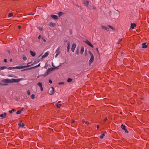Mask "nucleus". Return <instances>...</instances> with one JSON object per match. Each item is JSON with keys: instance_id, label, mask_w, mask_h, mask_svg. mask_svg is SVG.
I'll return each mask as SVG.
<instances>
[{"instance_id": "nucleus-32", "label": "nucleus", "mask_w": 149, "mask_h": 149, "mask_svg": "<svg viewBox=\"0 0 149 149\" xmlns=\"http://www.w3.org/2000/svg\"><path fill=\"white\" fill-rule=\"evenodd\" d=\"M31 98L32 99H34L35 98V95L34 94H32L31 96Z\"/></svg>"}, {"instance_id": "nucleus-33", "label": "nucleus", "mask_w": 149, "mask_h": 149, "mask_svg": "<svg viewBox=\"0 0 149 149\" xmlns=\"http://www.w3.org/2000/svg\"><path fill=\"white\" fill-rule=\"evenodd\" d=\"M23 59L24 60V61H26L27 60V58L26 57H25V56H23Z\"/></svg>"}, {"instance_id": "nucleus-9", "label": "nucleus", "mask_w": 149, "mask_h": 149, "mask_svg": "<svg viewBox=\"0 0 149 149\" xmlns=\"http://www.w3.org/2000/svg\"><path fill=\"white\" fill-rule=\"evenodd\" d=\"M53 70L52 68H50L49 69H48L46 71L45 73V74L44 75V76H46L48 74L49 72L51 71L52 70Z\"/></svg>"}, {"instance_id": "nucleus-47", "label": "nucleus", "mask_w": 149, "mask_h": 149, "mask_svg": "<svg viewBox=\"0 0 149 149\" xmlns=\"http://www.w3.org/2000/svg\"><path fill=\"white\" fill-rule=\"evenodd\" d=\"M39 29L40 30H42V27H40L39 28Z\"/></svg>"}, {"instance_id": "nucleus-21", "label": "nucleus", "mask_w": 149, "mask_h": 149, "mask_svg": "<svg viewBox=\"0 0 149 149\" xmlns=\"http://www.w3.org/2000/svg\"><path fill=\"white\" fill-rule=\"evenodd\" d=\"M68 46L67 48V51L68 52L69 51L70 48V43L69 42H68L67 44Z\"/></svg>"}, {"instance_id": "nucleus-57", "label": "nucleus", "mask_w": 149, "mask_h": 149, "mask_svg": "<svg viewBox=\"0 0 149 149\" xmlns=\"http://www.w3.org/2000/svg\"><path fill=\"white\" fill-rule=\"evenodd\" d=\"M125 132L126 133H128V131H125Z\"/></svg>"}, {"instance_id": "nucleus-8", "label": "nucleus", "mask_w": 149, "mask_h": 149, "mask_svg": "<svg viewBox=\"0 0 149 149\" xmlns=\"http://www.w3.org/2000/svg\"><path fill=\"white\" fill-rule=\"evenodd\" d=\"M60 48L59 47H58L56 50V56H55V57H57V56L58 55V54H59V52H60V51H59V50H60Z\"/></svg>"}, {"instance_id": "nucleus-41", "label": "nucleus", "mask_w": 149, "mask_h": 149, "mask_svg": "<svg viewBox=\"0 0 149 149\" xmlns=\"http://www.w3.org/2000/svg\"><path fill=\"white\" fill-rule=\"evenodd\" d=\"M76 53L77 54H79V51L78 49H77L76 51Z\"/></svg>"}, {"instance_id": "nucleus-14", "label": "nucleus", "mask_w": 149, "mask_h": 149, "mask_svg": "<svg viewBox=\"0 0 149 149\" xmlns=\"http://www.w3.org/2000/svg\"><path fill=\"white\" fill-rule=\"evenodd\" d=\"M51 17L55 19H58V16L56 15H52Z\"/></svg>"}, {"instance_id": "nucleus-2", "label": "nucleus", "mask_w": 149, "mask_h": 149, "mask_svg": "<svg viewBox=\"0 0 149 149\" xmlns=\"http://www.w3.org/2000/svg\"><path fill=\"white\" fill-rule=\"evenodd\" d=\"M22 79H11V83L15 82H18L20 81Z\"/></svg>"}, {"instance_id": "nucleus-30", "label": "nucleus", "mask_w": 149, "mask_h": 149, "mask_svg": "<svg viewBox=\"0 0 149 149\" xmlns=\"http://www.w3.org/2000/svg\"><path fill=\"white\" fill-rule=\"evenodd\" d=\"M108 26L111 29H112V30H114L115 29L114 28H113V27H112V26H110V25H108Z\"/></svg>"}, {"instance_id": "nucleus-50", "label": "nucleus", "mask_w": 149, "mask_h": 149, "mask_svg": "<svg viewBox=\"0 0 149 149\" xmlns=\"http://www.w3.org/2000/svg\"><path fill=\"white\" fill-rule=\"evenodd\" d=\"M9 112L10 113H13V111L12 110L9 111Z\"/></svg>"}, {"instance_id": "nucleus-46", "label": "nucleus", "mask_w": 149, "mask_h": 149, "mask_svg": "<svg viewBox=\"0 0 149 149\" xmlns=\"http://www.w3.org/2000/svg\"><path fill=\"white\" fill-rule=\"evenodd\" d=\"M49 82L50 83V84H52V81L51 80H49Z\"/></svg>"}, {"instance_id": "nucleus-40", "label": "nucleus", "mask_w": 149, "mask_h": 149, "mask_svg": "<svg viewBox=\"0 0 149 149\" xmlns=\"http://www.w3.org/2000/svg\"><path fill=\"white\" fill-rule=\"evenodd\" d=\"M42 39L43 41L44 42H46V40H45V39H44V38L43 37H42Z\"/></svg>"}, {"instance_id": "nucleus-1", "label": "nucleus", "mask_w": 149, "mask_h": 149, "mask_svg": "<svg viewBox=\"0 0 149 149\" xmlns=\"http://www.w3.org/2000/svg\"><path fill=\"white\" fill-rule=\"evenodd\" d=\"M89 54H90L91 56V58L90 60L89 61V63L91 64L93 61L94 60V57L93 54L92 53L91 51H89Z\"/></svg>"}, {"instance_id": "nucleus-56", "label": "nucleus", "mask_w": 149, "mask_h": 149, "mask_svg": "<svg viewBox=\"0 0 149 149\" xmlns=\"http://www.w3.org/2000/svg\"><path fill=\"white\" fill-rule=\"evenodd\" d=\"M12 59H10V62H12Z\"/></svg>"}, {"instance_id": "nucleus-13", "label": "nucleus", "mask_w": 149, "mask_h": 149, "mask_svg": "<svg viewBox=\"0 0 149 149\" xmlns=\"http://www.w3.org/2000/svg\"><path fill=\"white\" fill-rule=\"evenodd\" d=\"M89 1H84V4L86 7H88V5L89 3Z\"/></svg>"}, {"instance_id": "nucleus-58", "label": "nucleus", "mask_w": 149, "mask_h": 149, "mask_svg": "<svg viewBox=\"0 0 149 149\" xmlns=\"http://www.w3.org/2000/svg\"><path fill=\"white\" fill-rule=\"evenodd\" d=\"M8 53H10V51H8Z\"/></svg>"}, {"instance_id": "nucleus-16", "label": "nucleus", "mask_w": 149, "mask_h": 149, "mask_svg": "<svg viewBox=\"0 0 149 149\" xmlns=\"http://www.w3.org/2000/svg\"><path fill=\"white\" fill-rule=\"evenodd\" d=\"M11 79H5L3 81L5 83H11Z\"/></svg>"}, {"instance_id": "nucleus-44", "label": "nucleus", "mask_w": 149, "mask_h": 149, "mask_svg": "<svg viewBox=\"0 0 149 149\" xmlns=\"http://www.w3.org/2000/svg\"><path fill=\"white\" fill-rule=\"evenodd\" d=\"M84 123L87 125H88L89 124V123L87 121H85Z\"/></svg>"}, {"instance_id": "nucleus-18", "label": "nucleus", "mask_w": 149, "mask_h": 149, "mask_svg": "<svg viewBox=\"0 0 149 149\" xmlns=\"http://www.w3.org/2000/svg\"><path fill=\"white\" fill-rule=\"evenodd\" d=\"M121 127L122 130H127V129L126 128V126L125 125H124L123 124L121 125Z\"/></svg>"}, {"instance_id": "nucleus-5", "label": "nucleus", "mask_w": 149, "mask_h": 149, "mask_svg": "<svg viewBox=\"0 0 149 149\" xmlns=\"http://www.w3.org/2000/svg\"><path fill=\"white\" fill-rule=\"evenodd\" d=\"M40 64L39 63L38 65H37V66H34L33 67H31V68H27V69H24L23 70H22V71H23L26 70H30L32 69L35 68H37L39 66H40Z\"/></svg>"}, {"instance_id": "nucleus-24", "label": "nucleus", "mask_w": 149, "mask_h": 149, "mask_svg": "<svg viewBox=\"0 0 149 149\" xmlns=\"http://www.w3.org/2000/svg\"><path fill=\"white\" fill-rule=\"evenodd\" d=\"M102 27L104 29L107 31H109V29L106 26H102Z\"/></svg>"}, {"instance_id": "nucleus-6", "label": "nucleus", "mask_w": 149, "mask_h": 149, "mask_svg": "<svg viewBox=\"0 0 149 149\" xmlns=\"http://www.w3.org/2000/svg\"><path fill=\"white\" fill-rule=\"evenodd\" d=\"M76 46V44L75 43H74L72 45L71 47V50L72 52H74V50Z\"/></svg>"}, {"instance_id": "nucleus-26", "label": "nucleus", "mask_w": 149, "mask_h": 149, "mask_svg": "<svg viewBox=\"0 0 149 149\" xmlns=\"http://www.w3.org/2000/svg\"><path fill=\"white\" fill-rule=\"evenodd\" d=\"M55 25V24L53 23L52 22H50L49 23V25L50 26H54V25Z\"/></svg>"}, {"instance_id": "nucleus-15", "label": "nucleus", "mask_w": 149, "mask_h": 149, "mask_svg": "<svg viewBox=\"0 0 149 149\" xmlns=\"http://www.w3.org/2000/svg\"><path fill=\"white\" fill-rule=\"evenodd\" d=\"M48 55L49 53H48L47 52H46L45 54L42 56V58H43L47 56Z\"/></svg>"}, {"instance_id": "nucleus-28", "label": "nucleus", "mask_w": 149, "mask_h": 149, "mask_svg": "<svg viewBox=\"0 0 149 149\" xmlns=\"http://www.w3.org/2000/svg\"><path fill=\"white\" fill-rule=\"evenodd\" d=\"M63 14V13L61 12H59L58 13V15L59 16H61Z\"/></svg>"}, {"instance_id": "nucleus-53", "label": "nucleus", "mask_w": 149, "mask_h": 149, "mask_svg": "<svg viewBox=\"0 0 149 149\" xmlns=\"http://www.w3.org/2000/svg\"><path fill=\"white\" fill-rule=\"evenodd\" d=\"M97 129H98L99 128V125H97Z\"/></svg>"}, {"instance_id": "nucleus-31", "label": "nucleus", "mask_w": 149, "mask_h": 149, "mask_svg": "<svg viewBox=\"0 0 149 149\" xmlns=\"http://www.w3.org/2000/svg\"><path fill=\"white\" fill-rule=\"evenodd\" d=\"M22 110H19L17 111V114H19L21 113Z\"/></svg>"}, {"instance_id": "nucleus-20", "label": "nucleus", "mask_w": 149, "mask_h": 149, "mask_svg": "<svg viewBox=\"0 0 149 149\" xmlns=\"http://www.w3.org/2000/svg\"><path fill=\"white\" fill-rule=\"evenodd\" d=\"M31 54L33 57L35 56L36 55V53L35 52L33 51H30Z\"/></svg>"}, {"instance_id": "nucleus-49", "label": "nucleus", "mask_w": 149, "mask_h": 149, "mask_svg": "<svg viewBox=\"0 0 149 149\" xmlns=\"http://www.w3.org/2000/svg\"><path fill=\"white\" fill-rule=\"evenodd\" d=\"M64 84V82H60V83H59V84Z\"/></svg>"}, {"instance_id": "nucleus-12", "label": "nucleus", "mask_w": 149, "mask_h": 149, "mask_svg": "<svg viewBox=\"0 0 149 149\" xmlns=\"http://www.w3.org/2000/svg\"><path fill=\"white\" fill-rule=\"evenodd\" d=\"M7 115V113H4L3 114H1L0 115V116L2 118H3L6 117V116Z\"/></svg>"}, {"instance_id": "nucleus-10", "label": "nucleus", "mask_w": 149, "mask_h": 149, "mask_svg": "<svg viewBox=\"0 0 149 149\" xmlns=\"http://www.w3.org/2000/svg\"><path fill=\"white\" fill-rule=\"evenodd\" d=\"M106 132H101V135L100 136V138L101 139H102L103 138L105 134L106 133Z\"/></svg>"}, {"instance_id": "nucleus-42", "label": "nucleus", "mask_w": 149, "mask_h": 149, "mask_svg": "<svg viewBox=\"0 0 149 149\" xmlns=\"http://www.w3.org/2000/svg\"><path fill=\"white\" fill-rule=\"evenodd\" d=\"M75 121L73 120H72L71 121L72 123H75Z\"/></svg>"}, {"instance_id": "nucleus-38", "label": "nucleus", "mask_w": 149, "mask_h": 149, "mask_svg": "<svg viewBox=\"0 0 149 149\" xmlns=\"http://www.w3.org/2000/svg\"><path fill=\"white\" fill-rule=\"evenodd\" d=\"M17 28L19 29H20L22 27L20 25H18L17 26Z\"/></svg>"}, {"instance_id": "nucleus-54", "label": "nucleus", "mask_w": 149, "mask_h": 149, "mask_svg": "<svg viewBox=\"0 0 149 149\" xmlns=\"http://www.w3.org/2000/svg\"><path fill=\"white\" fill-rule=\"evenodd\" d=\"M85 121L84 120H82V123H83V124H84V123H85Z\"/></svg>"}, {"instance_id": "nucleus-45", "label": "nucleus", "mask_w": 149, "mask_h": 149, "mask_svg": "<svg viewBox=\"0 0 149 149\" xmlns=\"http://www.w3.org/2000/svg\"><path fill=\"white\" fill-rule=\"evenodd\" d=\"M107 120V118H106L104 119V121L106 122Z\"/></svg>"}, {"instance_id": "nucleus-25", "label": "nucleus", "mask_w": 149, "mask_h": 149, "mask_svg": "<svg viewBox=\"0 0 149 149\" xmlns=\"http://www.w3.org/2000/svg\"><path fill=\"white\" fill-rule=\"evenodd\" d=\"M7 67L6 66H1L0 67V70H4L6 69Z\"/></svg>"}, {"instance_id": "nucleus-36", "label": "nucleus", "mask_w": 149, "mask_h": 149, "mask_svg": "<svg viewBox=\"0 0 149 149\" xmlns=\"http://www.w3.org/2000/svg\"><path fill=\"white\" fill-rule=\"evenodd\" d=\"M122 39H120L118 41V42H117V43L118 44H119L120 43V42L122 41Z\"/></svg>"}, {"instance_id": "nucleus-11", "label": "nucleus", "mask_w": 149, "mask_h": 149, "mask_svg": "<svg viewBox=\"0 0 149 149\" xmlns=\"http://www.w3.org/2000/svg\"><path fill=\"white\" fill-rule=\"evenodd\" d=\"M18 125L20 127H23L24 126V124L21 121L18 123Z\"/></svg>"}, {"instance_id": "nucleus-52", "label": "nucleus", "mask_w": 149, "mask_h": 149, "mask_svg": "<svg viewBox=\"0 0 149 149\" xmlns=\"http://www.w3.org/2000/svg\"><path fill=\"white\" fill-rule=\"evenodd\" d=\"M12 111H15V109H13L12 110Z\"/></svg>"}, {"instance_id": "nucleus-27", "label": "nucleus", "mask_w": 149, "mask_h": 149, "mask_svg": "<svg viewBox=\"0 0 149 149\" xmlns=\"http://www.w3.org/2000/svg\"><path fill=\"white\" fill-rule=\"evenodd\" d=\"M72 79L70 78H68V80H67V81L68 82H72Z\"/></svg>"}, {"instance_id": "nucleus-51", "label": "nucleus", "mask_w": 149, "mask_h": 149, "mask_svg": "<svg viewBox=\"0 0 149 149\" xmlns=\"http://www.w3.org/2000/svg\"><path fill=\"white\" fill-rule=\"evenodd\" d=\"M3 61L5 62H7V60L6 59H4Z\"/></svg>"}, {"instance_id": "nucleus-7", "label": "nucleus", "mask_w": 149, "mask_h": 149, "mask_svg": "<svg viewBox=\"0 0 149 149\" xmlns=\"http://www.w3.org/2000/svg\"><path fill=\"white\" fill-rule=\"evenodd\" d=\"M85 42L86 43L89 45V46L91 47L92 48H93V46L92 44L88 40H86Z\"/></svg>"}, {"instance_id": "nucleus-34", "label": "nucleus", "mask_w": 149, "mask_h": 149, "mask_svg": "<svg viewBox=\"0 0 149 149\" xmlns=\"http://www.w3.org/2000/svg\"><path fill=\"white\" fill-rule=\"evenodd\" d=\"M13 68H15V67H14V68L9 67L7 68V69L8 70H11Z\"/></svg>"}, {"instance_id": "nucleus-37", "label": "nucleus", "mask_w": 149, "mask_h": 149, "mask_svg": "<svg viewBox=\"0 0 149 149\" xmlns=\"http://www.w3.org/2000/svg\"><path fill=\"white\" fill-rule=\"evenodd\" d=\"M42 84V83L40 82H38V85L39 86H40Z\"/></svg>"}, {"instance_id": "nucleus-59", "label": "nucleus", "mask_w": 149, "mask_h": 149, "mask_svg": "<svg viewBox=\"0 0 149 149\" xmlns=\"http://www.w3.org/2000/svg\"><path fill=\"white\" fill-rule=\"evenodd\" d=\"M30 63H28L27 64V65L29 64Z\"/></svg>"}, {"instance_id": "nucleus-3", "label": "nucleus", "mask_w": 149, "mask_h": 149, "mask_svg": "<svg viewBox=\"0 0 149 149\" xmlns=\"http://www.w3.org/2000/svg\"><path fill=\"white\" fill-rule=\"evenodd\" d=\"M49 92L50 95H52L54 93V88L53 87H52L49 88Z\"/></svg>"}, {"instance_id": "nucleus-39", "label": "nucleus", "mask_w": 149, "mask_h": 149, "mask_svg": "<svg viewBox=\"0 0 149 149\" xmlns=\"http://www.w3.org/2000/svg\"><path fill=\"white\" fill-rule=\"evenodd\" d=\"M27 94L28 95H29L30 94V92L29 90L27 91Z\"/></svg>"}, {"instance_id": "nucleus-43", "label": "nucleus", "mask_w": 149, "mask_h": 149, "mask_svg": "<svg viewBox=\"0 0 149 149\" xmlns=\"http://www.w3.org/2000/svg\"><path fill=\"white\" fill-rule=\"evenodd\" d=\"M41 38V36L40 35H39L38 38L39 39H40V38Z\"/></svg>"}, {"instance_id": "nucleus-35", "label": "nucleus", "mask_w": 149, "mask_h": 149, "mask_svg": "<svg viewBox=\"0 0 149 149\" xmlns=\"http://www.w3.org/2000/svg\"><path fill=\"white\" fill-rule=\"evenodd\" d=\"M40 88V89H41V91H42L43 90V88H42V85H41L40 86H39Z\"/></svg>"}, {"instance_id": "nucleus-4", "label": "nucleus", "mask_w": 149, "mask_h": 149, "mask_svg": "<svg viewBox=\"0 0 149 149\" xmlns=\"http://www.w3.org/2000/svg\"><path fill=\"white\" fill-rule=\"evenodd\" d=\"M30 65H27L23 66H17L15 67V68L17 69H22L23 68H25L28 67H29Z\"/></svg>"}, {"instance_id": "nucleus-17", "label": "nucleus", "mask_w": 149, "mask_h": 149, "mask_svg": "<svg viewBox=\"0 0 149 149\" xmlns=\"http://www.w3.org/2000/svg\"><path fill=\"white\" fill-rule=\"evenodd\" d=\"M136 26V25L135 23H131V28L133 29L134 28V27Z\"/></svg>"}, {"instance_id": "nucleus-22", "label": "nucleus", "mask_w": 149, "mask_h": 149, "mask_svg": "<svg viewBox=\"0 0 149 149\" xmlns=\"http://www.w3.org/2000/svg\"><path fill=\"white\" fill-rule=\"evenodd\" d=\"M56 106L57 108H60L61 107V104L57 103L56 104Z\"/></svg>"}, {"instance_id": "nucleus-29", "label": "nucleus", "mask_w": 149, "mask_h": 149, "mask_svg": "<svg viewBox=\"0 0 149 149\" xmlns=\"http://www.w3.org/2000/svg\"><path fill=\"white\" fill-rule=\"evenodd\" d=\"M13 15V14L12 13H9L8 15V16L9 17L12 16Z\"/></svg>"}, {"instance_id": "nucleus-55", "label": "nucleus", "mask_w": 149, "mask_h": 149, "mask_svg": "<svg viewBox=\"0 0 149 149\" xmlns=\"http://www.w3.org/2000/svg\"><path fill=\"white\" fill-rule=\"evenodd\" d=\"M96 50H97V52L99 53V52L98 48H96Z\"/></svg>"}, {"instance_id": "nucleus-48", "label": "nucleus", "mask_w": 149, "mask_h": 149, "mask_svg": "<svg viewBox=\"0 0 149 149\" xmlns=\"http://www.w3.org/2000/svg\"><path fill=\"white\" fill-rule=\"evenodd\" d=\"M23 39L22 38H19V40L21 41H22L23 40Z\"/></svg>"}, {"instance_id": "nucleus-19", "label": "nucleus", "mask_w": 149, "mask_h": 149, "mask_svg": "<svg viewBox=\"0 0 149 149\" xmlns=\"http://www.w3.org/2000/svg\"><path fill=\"white\" fill-rule=\"evenodd\" d=\"M147 46L145 42L143 43L142 44V47L143 48H146L147 47Z\"/></svg>"}, {"instance_id": "nucleus-23", "label": "nucleus", "mask_w": 149, "mask_h": 149, "mask_svg": "<svg viewBox=\"0 0 149 149\" xmlns=\"http://www.w3.org/2000/svg\"><path fill=\"white\" fill-rule=\"evenodd\" d=\"M84 48L83 47H82L81 49V52H80V53L81 54H83V52H84Z\"/></svg>"}]
</instances>
